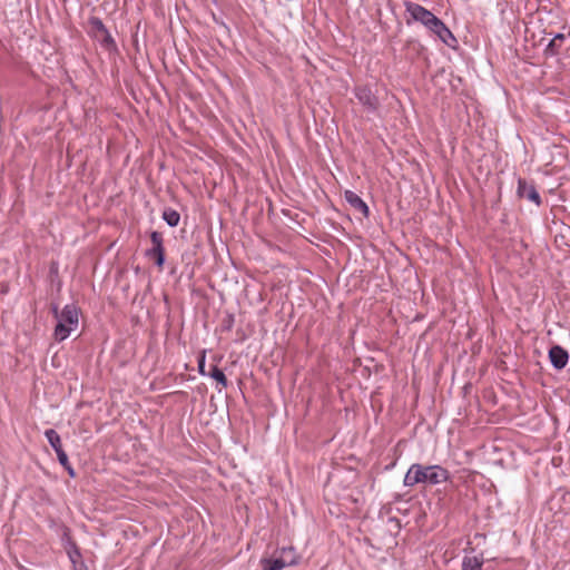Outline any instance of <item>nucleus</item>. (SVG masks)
<instances>
[{"instance_id": "1", "label": "nucleus", "mask_w": 570, "mask_h": 570, "mask_svg": "<svg viewBox=\"0 0 570 570\" xmlns=\"http://www.w3.org/2000/svg\"><path fill=\"white\" fill-rule=\"evenodd\" d=\"M403 6L405 8L407 26L413 22H420L448 47L454 48L456 46L458 40L452 31L432 11L411 0H404Z\"/></svg>"}, {"instance_id": "2", "label": "nucleus", "mask_w": 570, "mask_h": 570, "mask_svg": "<svg viewBox=\"0 0 570 570\" xmlns=\"http://www.w3.org/2000/svg\"><path fill=\"white\" fill-rule=\"evenodd\" d=\"M450 472L441 465H422L414 463L407 470L403 484L405 487H414L419 483H428L436 485L449 481Z\"/></svg>"}, {"instance_id": "3", "label": "nucleus", "mask_w": 570, "mask_h": 570, "mask_svg": "<svg viewBox=\"0 0 570 570\" xmlns=\"http://www.w3.org/2000/svg\"><path fill=\"white\" fill-rule=\"evenodd\" d=\"M52 313L58 320L55 327L53 336L57 342L65 341L72 331L78 327L79 308L75 304H67L61 312L58 305H52Z\"/></svg>"}, {"instance_id": "4", "label": "nucleus", "mask_w": 570, "mask_h": 570, "mask_svg": "<svg viewBox=\"0 0 570 570\" xmlns=\"http://www.w3.org/2000/svg\"><path fill=\"white\" fill-rule=\"evenodd\" d=\"M353 94L362 105L365 112L376 115L380 110L381 102L375 91L368 85H357L353 89Z\"/></svg>"}, {"instance_id": "5", "label": "nucleus", "mask_w": 570, "mask_h": 570, "mask_svg": "<svg viewBox=\"0 0 570 570\" xmlns=\"http://www.w3.org/2000/svg\"><path fill=\"white\" fill-rule=\"evenodd\" d=\"M88 27V33L97 39L104 47L108 49L115 47V40L100 18L95 16L89 17Z\"/></svg>"}, {"instance_id": "6", "label": "nucleus", "mask_w": 570, "mask_h": 570, "mask_svg": "<svg viewBox=\"0 0 570 570\" xmlns=\"http://www.w3.org/2000/svg\"><path fill=\"white\" fill-rule=\"evenodd\" d=\"M295 551L293 547L283 548L279 558H263L261 564L263 570H282L287 566L296 563Z\"/></svg>"}, {"instance_id": "7", "label": "nucleus", "mask_w": 570, "mask_h": 570, "mask_svg": "<svg viewBox=\"0 0 570 570\" xmlns=\"http://www.w3.org/2000/svg\"><path fill=\"white\" fill-rule=\"evenodd\" d=\"M517 194L520 198L528 199L538 206L541 204V197L535 186L523 178L518 180Z\"/></svg>"}, {"instance_id": "8", "label": "nucleus", "mask_w": 570, "mask_h": 570, "mask_svg": "<svg viewBox=\"0 0 570 570\" xmlns=\"http://www.w3.org/2000/svg\"><path fill=\"white\" fill-rule=\"evenodd\" d=\"M549 360L556 370H562L569 361L568 352L560 345H553L549 350Z\"/></svg>"}, {"instance_id": "9", "label": "nucleus", "mask_w": 570, "mask_h": 570, "mask_svg": "<svg viewBox=\"0 0 570 570\" xmlns=\"http://www.w3.org/2000/svg\"><path fill=\"white\" fill-rule=\"evenodd\" d=\"M345 202L356 212L361 213L365 218L370 216V208L366 203L354 191H344Z\"/></svg>"}, {"instance_id": "10", "label": "nucleus", "mask_w": 570, "mask_h": 570, "mask_svg": "<svg viewBox=\"0 0 570 570\" xmlns=\"http://www.w3.org/2000/svg\"><path fill=\"white\" fill-rule=\"evenodd\" d=\"M484 563L483 554L464 556L462 559V570H482Z\"/></svg>"}, {"instance_id": "11", "label": "nucleus", "mask_w": 570, "mask_h": 570, "mask_svg": "<svg viewBox=\"0 0 570 570\" xmlns=\"http://www.w3.org/2000/svg\"><path fill=\"white\" fill-rule=\"evenodd\" d=\"M566 39V36L563 33H556L551 41L544 48V56L547 57H553L560 52V43L558 41H563Z\"/></svg>"}, {"instance_id": "12", "label": "nucleus", "mask_w": 570, "mask_h": 570, "mask_svg": "<svg viewBox=\"0 0 570 570\" xmlns=\"http://www.w3.org/2000/svg\"><path fill=\"white\" fill-rule=\"evenodd\" d=\"M45 436L51 448L55 450L56 454H59L60 451H65L62 449L61 439L58 432L53 429H47L45 431Z\"/></svg>"}, {"instance_id": "13", "label": "nucleus", "mask_w": 570, "mask_h": 570, "mask_svg": "<svg viewBox=\"0 0 570 570\" xmlns=\"http://www.w3.org/2000/svg\"><path fill=\"white\" fill-rule=\"evenodd\" d=\"M146 256L154 259L157 267L163 268L165 264V248L151 247L146 250Z\"/></svg>"}, {"instance_id": "14", "label": "nucleus", "mask_w": 570, "mask_h": 570, "mask_svg": "<svg viewBox=\"0 0 570 570\" xmlns=\"http://www.w3.org/2000/svg\"><path fill=\"white\" fill-rule=\"evenodd\" d=\"M163 219L167 223L170 227H176L179 224L180 220V214L170 207H167L163 212Z\"/></svg>"}, {"instance_id": "15", "label": "nucleus", "mask_w": 570, "mask_h": 570, "mask_svg": "<svg viewBox=\"0 0 570 570\" xmlns=\"http://www.w3.org/2000/svg\"><path fill=\"white\" fill-rule=\"evenodd\" d=\"M212 379H214L222 387H227L228 381L224 372L217 366L213 365L210 367L209 373H207Z\"/></svg>"}, {"instance_id": "16", "label": "nucleus", "mask_w": 570, "mask_h": 570, "mask_svg": "<svg viewBox=\"0 0 570 570\" xmlns=\"http://www.w3.org/2000/svg\"><path fill=\"white\" fill-rule=\"evenodd\" d=\"M59 463L63 466V469L68 472L70 478L76 476V471L72 468V465L69 462L68 455L65 451H60L59 454H57Z\"/></svg>"}, {"instance_id": "17", "label": "nucleus", "mask_w": 570, "mask_h": 570, "mask_svg": "<svg viewBox=\"0 0 570 570\" xmlns=\"http://www.w3.org/2000/svg\"><path fill=\"white\" fill-rule=\"evenodd\" d=\"M405 48L409 49L414 56L421 55L424 50V46L417 39H407L405 41Z\"/></svg>"}, {"instance_id": "18", "label": "nucleus", "mask_w": 570, "mask_h": 570, "mask_svg": "<svg viewBox=\"0 0 570 570\" xmlns=\"http://www.w3.org/2000/svg\"><path fill=\"white\" fill-rule=\"evenodd\" d=\"M150 240L153 243V247H164L163 235L159 232H151Z\"/></svg>"}, {"instance_id": "19", "label": "nucleus", "mask_w": 570, "mask_h": 570, "mask_svg": "<svg viewBox=\"0 0 570 570\" xmlns=\"http://www.w3.org/2000/svg\"><path fill=\"white\" fill-rule=\"evenodd\" d=\"M68 556L73 563L81 557L80 550L75 542L71 543V547L68 550Z\"/></svg>"}, {"instance_id": "20", "label": "nucleus", "mask_w": 570, "mask_h": 570, "mask_svg": "<svg viewBox=\"0 0 570 570\" xmlns=\"http://www.w3.org/2000/svg\"><path fill=\"white\" fill-rule=\"evenodd\" d=\"M198 372L203 376L207 375L205 371V353H203V355L198 360Z\"/></svg>"}, {"instance_id": "21", "label": "nucleus", "mask_w": 570, "mask_h": 570, "mask_svg": "<svg viewBox=\"0 0 570 570\" xmlns=\"http://www.w3.org/2000/svg\"><path fill=\"white\" fill-rule=\"evenodd\" d=\"M389 522H390V523H393L397 530L401 528L400 520H399L397 518H395V517H391V518L389 519Z\"/></svg>"}, {"instance_id": "22", "label": "nucleus", "mask_w": 570, "mask_h": 570, "mask_svg": "<svg viewBox=\"0 0 570 570\" xmlns=\"http://www.w3.org/2000/svg\"><path fill=\"white\" fill-rule=\"evenodd\" d=\"M387 6L393 14H395V4L392 1L387 2Z\"/></svg>"}, {"instance_id": "23", "label": "nucleus", "mask_w": 570, "mask_h": 570, "mask_svg": "<svg viewBox=\"0 0 570 570\" xmlns=\"http://www.w3.org/2000/svg\"><path fill=\"white\" fill-rule=\"evenodd\" d=\"M232 324H233V318L230 317L229 322H226L227 330H229L232 327Z\"/></svg>"}, {"instance_id": "24", "label": "nucleus", "mask_w": 570, "mask_h": 570, "mask_svg": "<svg viewBox=\"0 0 570 570\" xmlns=\"http://www.w3.org/2000/svg\"><path fill=\"white\" fill-rule=\"evenodd\" d=\"M232 324H233V318L230 317L229 322H226L227 330H229L232 327Z\"/></svg>"}]
</instances>
